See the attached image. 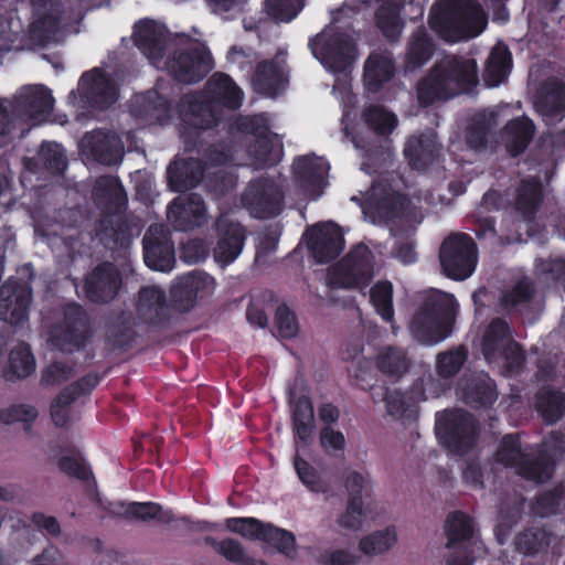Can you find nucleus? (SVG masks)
I'll list each match as a JSON object with an SVG mask.
<instances>
[{
    "label": "nucleus",
    "instance_id": "1",
    "mask_svg": "<svg viewBox=\"0 0 565 565\" xmlns=\"http://www.w3.org/2000/svg\"><path fill=\"white\" fill-rule=\"evenodd\" d=\"M166 28L154 21L145 20L135 25V44L157 67L167 68L179 82L193 83L202 78L213 67V61L205 45L191 42L189 51L181 52L171 60H163Z\"/></svg>",
    "mask_w": 565,
    "mask_h": 565
},
{
    "label": "nucleus",
    "instance_id": "2",
    "mask_svg": "<svg viewBox=\"0 0 565 565\" xmlns=\"http://www.w3.org/2000/svg\"><path fill=\"white\" fill-rule=\"evenodd\" d=\"M243 92L226 74H214L202 94L185 95L179 115L182 121V136L190 134L188 128L209 129L218 124L223 108L236 109L242 105Z\"/></svg>",
    "mask_w": 565,
    "mask_h": 565
},
{
    "label": "nucleus",
    "instance_id": "3",
    "mask_svg": "<svg viewBox=\"0 0 565 565\" xmlns=\"http://www.w3.org/2000/svg\"><path fill=\"white\" fill-rule=\"evenodd\" d=\"M478 84V66L475 60L463 56H445L418 84V99L428 105L469 93Z\"/></svg>",
    "mask_w": 565,
    "mask_h": 565
},
{
    "label": "nucleus",
    "instance_id": "4",
    "mask_svg": "<svg viewBox=\"0 0 565 565\" xmlns=\"http://www.w3.org/2000/svg\"><path fill=\"white\" fill-rule=\"evenodd\" d=\"M54 107L52 92L44 85H25L13 104L0 99V147L4 146L18 124L38 126L49 121Z\"/></svg>",
    "mask_w": 565,
    "mask_h": 565
},
{
    "label": "nucleus",
    "instance_id": "5",
    "mask_svg": "<svg viewBox=\"0 0 565 565\" xmlns=\"http://www.w3.org/2000/svg\"><path fill=\"white\" fill-rule=\"evenodd\" d=\"M429 25L445 41L457 42L479 35L487 17L475 0H439L431 8Z\"/></svg>",
    "mask_w": 565,
    "mask_h": 565
},
{
    "label": "nucleus",
    "instance_id": "6",
    "mask_svg": "<svg viewBox=\"0 0 565 565\" xmlns=\"http://www.w3.org/2000/svg\"><path fill=\"white\" fill-rule=\"evenodd\" d=\"M457 309L458 303L452 295L434 290L413 318L409 326L413 337L426 345L441 342L450 334Z\"/></svg>",
    "mask_w": 565,
    "mask_h": 565
},
{
    "label": "nucleus",
    "instance_id": "7",
    "mask_svg": "<svg viewBox=\"0 0 565 565\" xmlns=\"http://www.w3.org/2000/svg\"><path fill=\"white\" fill-rule=\"evenodd\" d=\"M351 200L360 205L365 220L373 224L388 223L395 218L409 222L415 217V205L386 184H373L365 194L353 195Z\"/></svg>",
    "mask_w": 565,
    "mask_h": 565
},
{
    "label": "nucleus",
    "instance_id": "8",
    "mask_svg": "<svg viewBox=\"0 0 565 565\" xmlns=\"http://www.w3.org/2000/svg\"><path fill=\"white\" fill-rule=\"evenodd\" d=\"M562 451V446H559L553 454H547L545 447L534 458L531 454L522 452L519 438L511 435L503 438L497 454V461L513 468L516 473L527 480L544 482L551 478L555 459Z\"/></svg>",
    "mask_w": 565,
    "mask_h": 565
},
{
    "label": "nucleus",
    "instance_id": "9",
    "mask_svg": "<svg viewBox=\"0 0 565 565\" xmlns=\"http://www.w3.org/2000/svg\"><path fill=\"white\" fill-rule=\"evenodd\" d=\"M312 55L332 73H347L354 57L352 40L339 33L334 26L326 28L309 43Z\"/></svg>",
    "mask_w": 565,
    "mask_h": 565
},
{
    "label": "nucleus",
    "instance_id": "10",
    "mask_svg": "<svg viewBox=\"0 0 565 565\" xmlns=\"http://www.w3.org/2000/svg\"><path fill=\"white\" fill-rule=\"evenodd\" d=\"M482 352L489 362L502 360L507 374L516 372L524 360L519 344L510 339L509 328L501 319L493 320L484 332Z\"/></svg>",
    "mask_w": 565,
    "mask_h": 565
},
{
    "label": "nucleus",
    "instance_id": "11",
    "mask_svg": "<svg viewBox=\"0 0 565 565\" xmlns=\"http://www.w3.org/2000/svg\"><path fill=\"white\" fill-rule=\"evenodd\" d=\"M243 206L256 218H269L282 210V181L278 178H259L252 181L242 196Z\"/></svg>",
    "mask_w": 565,
    "mask_h": 565
},
{
    "label": "nucleus",
    "instance_id": "12",
    "mask_svg": "<svg viewBox=\"0 0 565 565\" xmlns=\"http://www.w3.org/2000/svg\"><path fill=\"white\" fill-rule=\"evenodd\" d=\"M440 264L447 277L463 280L472 275L477 264V250L467 234H454L445 239L440 249Z\"/></svg>",
    "mask_w": 565,
    "mask_h": 565
},
{
    "label": "nucleus",
    "instance_id": "13",
    "mask_svg": "<svg viewBox=\"0 0 565 565\" xmlns=\"http://www.w3.org/2000/svg\"><path fill=\"white\" fill-rule=\"evenodd\" d=\"M375 257L370 248L358 245L337 267L330 271V284L339 287L363 288L374 275Z\"/></svg>",
    "mask_w": 565,
    "mask_h": 565
},
{
    "label": "nucleus",
    "instance_id": "14",
    "mask_svg": "<svg viewBox=\"0 0 565 565\" xmlns=\"http://www.w3.org/2000/svg\"><path fill=\"white\" fill-rule=\"evenodd\" d=\"M117 97L118 89L114 79L99 70H93L81 77L77 90H73L68 96V103L73 106L102 109L114 104Z\"/></svg>",
    "mask_w": 565,
    "mask_h": 565
},
{
    "label": "nucleus",
    "instance_id": "15",
    "mask_svg": "<svg viewBox=\"0 0 565 565\" xmlns=\"http://www.w3.org/2000/svg\"><path fill=\"white\" fill-rule=\"evenodd\" d=\"M245 128L248 134V153L256 167L271 166L280 160L282 143L277 135L270 132L267 119L255 116L246 119Z\"/></svg>",
    "mask_w": 565,
    "mask_h": 565
},
{
    "label": "nucleus",
    "instance_id": "16",
    "mask_svg": "<svg viewBox=\"0 0 565 565\" xmlns=\"http://www.w3.org/2000/svg\"><path fill=\"white\" fill-rule=\"evenodd\" d=\"M435 429L437 437L457 452L470 447L476 436L472 417L461 411H447L438 415Z\"/></svg>",
    "mask_w": 565,
    "mask_h": 565
},
{
    "label": "nucleus",
    "instance_id": "17",
    "mask_svg": "<svg viewBox=\"0 0 565 565\" xmlns=\"http://www.w3.org/2000/svg\"><path fill=\"white\" fill-rule=\"evenodd\" d=\"M60 30V8L53 0H34L32 21L21 38L25 44H44L56 40Z\"/></svg>",
    "mask_w": 565,
    "mask_h": 565
},
{
    "label": "nucleus",
    "instance_id": "18",
    "mask_svg": "<svg viewBox=\"0 0 565 565\" xmlns=\"http://www.w3.org/2000/svg\"><path fill=\"white\" fill-rule=\"evenodd\" d=\"M211 168L212 167H205L203 169L201 163L194 160L177 159L168 168L169 185L173 191L179 192L192 188L201 180L202 171L206 172L210 183L209 186L214 190L218 188L223 190L233 185L232 180H228L226 184L224 183L222 171L211 172Z\"/></svg>",
    "mask_w": 565,
    "mask_h": 565
},
{
    "label": "nucleus",
    "instance_id": "19",
    "mask_svg": "<svg viewBox=\"0 0 565 565\" xmlns=\"http://www.w3.org/2000/svg\"><path fill=\"white\" fill-rule=\"evenodd\" d=\"M217 242L213 257L221 266L233 263L242 253L245 230L231 215L222 214L216 222Z\"/></svg>",
    "mask_w": 565,
    "mask_h": 565
},
{
    "label": "nucleus",
    "instance_id": "20",
    "mask_svg": "<svg viewBox=\"0 0 565 565\" xmlns=\"http://www.w3.org/2000/svg\"><path fill=\"white\" fill-rule=\"evenodd\" d=\"M330 166L321 157L303 156L294 162V181L310 200H317L326 186Z\"/></svg>",
    "mask_w": 565,
    "mask_h": 565
},
{
    "label": "nucleus",
    "instance_id": "21",
    "mask_svg": "<svg viewBox=\"0 0 565 565\" xmlns=\"http://www.w3.org/2000/svg\"><path fill=\"white\" fill-rule=\"evenodd\" d=\"M145 263L158 271H170L174 266V248L162 225H152L143 237Z\"/></svg>",
    "mask_w": 565,
    "mask_h": 565
},
{
    "label": "nucleus",
    "instance_id": "22",
    "mask_svg": "<svg viewBox=\"0 0 565 565\" xmlns=\"http://www.w3.org/2000/svg\"><path fill=\"white\" fill-rule=\"evenodd\" d=\"M308 246L319 263L335 258L344 246L343 234L340 227L327 222L311 227L306 233Z\"/></svg>",
    "mask_w": 565,
    "mask_h": 565
},
{
    "label": "nucleus",
    "instance_id": "23",
    "mask_svg": "<svg viewBox=\"0 0 565 565\" xmlns=\"http://www.w3.org/2000/svg\"><path fill=\"white\" fill-rule=\"evenodd\" d=\"M402 3L404 15L417 18L423 15V4L414 0H409L406 4L405 0H382L376 11V22L386 38L395 39L401 34L403 21L401 18L399 4Z\"/></svg>",
    "mask_w": 565,
    "mask_h": 565
},
{
    "label": "nucleus",
    "instance_id": "24",
    "mask_svg": "<svg viewBox=\"0 0 565 565\" xmlns=\"http://www.w3.org/2000/svg\"><path fill=\"white\" fill-rule=\"evenodd\" d=\"M83 153L104 164H116L122 158V146L114 134L95 131L86 134L81 141Z\"/></svg>",
    "mask_w": 565,
    "mask_h": 565
},
{
    "label": "nucleus",
    "instance_id": "25",
    "mask_svg": "<svg viewBox=\"0 0 565 565\" xmlns=\"http://www.w3.org/2000/svg\"><path fill=\"white\" fill-rule=\"evenodd\" d=\"M31 289L26 285L7 282L0 289V319L18 324L26 318Z\"/></svg>",
    "mask_w": 565,
    "mask_h": 565
},
{
    "label": "nucleus",
    "instance_id": "26",
    "mask_svg": "<svg viewBox=\"0 0 565 565\" xmlns=\"http://www.w3.org/2000/svg\"><path fill=\"white\" fill-rule=\"evenodd\" d=\"M168 218L179 231L200 226L206 221V210L198 195H182L169 206Z\"/></svg>",
    "mask_w": 565,
    "mask_h": 565
},
{
    "label": "nucleus",
    "instance_id": "27",
    "mask_svg": "<svg viewBox=\"0 0 565 565\" xmlns=\"http://www.w3.org/2000/svg\"><path fill=\"white\" fill-rule=\"evenodd\" d=\"M282 55V53H279L275 61L258 65L252 79L257 93L275 97L286 87L288 78Z\"/></svg>",
    "mask_w": 565,
    "mask_h": 565
},
{
    "label": "nucleus",
    "instance_id": "28",
    "mask_svg": "<svg viewBox=\"0 0 565 565\" xmlns=\"http://www.w3.org/2000/svg\"><path fill=\"white\" fill-rule=\"evenodd\" d=\"M535 109L546 125H554L565 117V86L552 79L537 96Z\"/></svg>",
    "mask_w": 565,
    "mask_h": 565
},
{
    "label": "nucleus",
    "instance_id": "29",
    "mask_svg": "<svg viewBox=\"0 0 565 565\" xmlns=\"http://www.w3.org/2000/svg\"><path fill=\"white\" fill-rule=\"evenodd\" d=\"M290 403L295 431V447L298 445L308 446L312 441L316 428L312 403L310 398L305 395L299 398L291 395Z\"/></svg>",
    "mask_w": 565,
    "mask_h": 565
},
{
    "label": "nucleus",
    "instance_id": "30",
    "mask_svg": "<svg viewBox=\"0 0 565 565\" xmlns=\"http://www.w3.org/2000/svg\"><path fill=\"white\" fill-rule=\"evenodd\" d=\"M119 275L110 264L94 270L85 281V291L93 301H108L119 287Z\"/></svg>",
    "mask_w": 565,
    "mask_h": 565
},
{
    "label": "nucleus",
    "instance_id": "31",
    "mask_svg": "<svg viewBox=\"0 0 565 565\" xmlns=\"http://www.w3.org/2000/svg\"><path fill=\"white\" fill-rule=\"evenodd\" d=\"M438 146L433 131L420 137H412L405 147V156L415 169H424L437 154Z\"/></svg>",
    "mask_w": 565,
    "mask_h": 565
},
{
    "label": "nucleus",
    "instance_id": "32",
    "mask_svg": "<svg viewBox=\"0 0 565 565\" xmlns=\"http://www.w3.org/2000/svg\"><path fill=\"white\" fill-rule=\"evenodd\" d=\"M534 135V125L527 117L511 120L502 132V141L511 156L521 153Z\"/></svg>",
    "mask_w": 565,
    "mask_h": 565
},
{
    "label": "nucleus",
    "instance_id": "33",
    "mask_svg": "<svg viewBox=\"0 0 565 565\" xmlns=\"http://www.w3.org/2000/svg\"><path fill=\"white\" fill-rule=\"evenodd\" d=\"M511 70V55L508 47L497 44L488 58L483 81L488 87H497L503 83Z\"/></svg>",
    "mask_w": 565,
    "mask_h": 565
},
{
    "label": "nucleus",
    "instance_id": "34",
    "mask_svg": "<svg viewBox=\"0 0 565 565\" xmlns=\"http://www.w3.org/2000/svg\"><path fill=\"white\" fill-rule=\"evenodd\" d=\"M131 111L135 116L146 117L150 121L154 120L160 124L168 122L169 118L168 103L157 90L136 96Z\"/></svg>",
    "mask_w": 565,
    "mask_h": 565
},
{
    "label": "nucleus",
    "instance_id": "35",
    "mask_svg": "<svg viewBox=\"0 0 565 565\" xmlns=\"http://www.w3.org/2000/svg\"><path fill=\"white\" fill-rule=\"evenodd\" d=\"M375 508L376 503L374 500L363 501L361 498L355 497L348 499L347 509L339 518L338 523L344 529L358 531L374 518Z\"/></svg>",
    "mask_w": 565,
    "mask_h": 565
},
{
    "label": "nucleus",
    "instance_id": "36",
    "mask_svg": "<svg viewBox=\"0 0 565 565\" xmlns=\"http://www.w3.org/2000/svg\"><path fill=\"white\" fill-rule=\"evenodd\" d=\"M394 66L388 54H372L364 71V81L369 90L376 92L380 86L392 78Z\"/></svg>",
    "mask_w": 565,
    "mask_h": 565
},
{
    "label": "nucleus",
    "instance_id": "37",
    "mask_svg": "<svg viewBox=\"0 0 565 565\" xmlns=\"http://www.w3.org/2000/svg\"><path fill=\"white\" fill-rule=\"evenodd\" d=\"M305 446H297L296 455L294 458V468L299 480L302 484L310 491L316 493H326L329 490L328 482L323 479L321 473L317 468H315L310 462L302 459L300 456L301 449Z\"/></svg>",
    "mask_w": 565,
    "mask_h": 565
},
{
    "label": "nucleus",
    "instance_id": "38",
    "mask_svg": "<svg viewBox=\"0 0 565 565\" xmlns=\"http://www.w3.org/2000/svg\"><path fill=\"white\" fill-rule=\"evenodd\" d=\"M397 542V532L394 526L374 531L364 536L359 544L360 551L365 555L375 556L391 550Z\"/></svg>",
    "mask_w": 565,
    "mask_h": 565
},
{
    "label": "nucleus",
    "instance_id": "39",
    "mask_svg": "<svg viewBox=\"0 0 565 565\" xmlns=\"http://www.w3.org/2000/svg\"><path fill=\"white\" fill-rule=\"evenodd\" d=\"M166 302L163 291L157 286H147L139 292L138 311L146 320L157 319Z\"/></svg>",
    "mask_w": 565,
    "mask_h": 565
},
{
    "label": "nucleus",
    "instance_id": "40",
    "mask_svg": "<svg viewBox=\"0 0 565 565\" xmlns=\"http://www.w3.org/2000/svg\"><path fill=\"white\" fill-rule=\"evenodd\" d=\"M458 394L467 403H478L482 406L491 404L497 397L494 384L487 375L479 376L477 381Z\"/></svg>",
    "mask_w": 565,
    "mask_h": 565
},
{
    "label": "nucleus",
    "instance_id": "41",
    "mask_svg": "<svg viewBox=\"0 0 565 565\" xmlns=\"http://www.w3.org/2000/svg\"><path fill=\"white\" fill-rule=\"evenodd\" d=\"M369 127L379 135L391 134L398 124L396 115L383 106L369 107L364 113Z\"/></svg>",
    "mask_w": 565,
    "mask_h": 565
},
{
    "label": "nucleus",
    "instance_id": "42",
    "mask_svg": "<svg viewBox=\"0 0 565 565\" xmlns=\"http://www.w3.org/2000/svg\"><path fill=\"white\" fill-rule=\"evenodd\" d=\"M425 397H413L397 391H388L384 397L387 412L396 418H413L416 414L415 405Z\"/></svg>",
    "mask_w": 565,
    "mask_h": 565
},
{
    "label": "nucleus",
    "instance_id": "43",
    "mask_svg": "<svg viewBox=\"0 0 565 565\" xmlns=\"http://www.w3.org/2000/svg\"><path fill=\"white\" fill-rule=\"evenodd\" d=\"M268 525L254 518H230L225 521L228 531L250 540L264 541Z\"/></svg>",
    "mask_w": 565,
    "mask_h": 565
},
{
    "label": "nucleus",
    "instance_id": "44",
    "mask_svg": "<svg viewBox=\"0 0 565 565\" xmlns=\"http://www.w3.org/2000/svg\"><path fill=\"white\" fill-rule=\"evenodd\" d=\"M392 299L393 285L390 281H380L372 287V303L376 312L388 322H392L394 317Z\"/></svg>",
    "mask_w": 565,
    "mask_h": 565
},
{
    "label": "nucleus",
    "instance_id": "45",
    "mask_svg": "<svg viewBox=\"0 0 565 565\" xmlns=\"http://www.w3.org/2000/svg\"><path fill=\"white\" fill-rule=\"evenodd\" d=\"M206 542L210 543L216 552L233 563L241 565H265L263 562L255 561L247 556L237 541L227 539L217 542L214 539H206Z\"/></svg>",
    "mask_w": 565,
    "mask_h": 565
},
{
    "label": "nucleus",
    "instance_id": "46",
    "mask_svg": "<svg viewBox=\"0 0 565 565\" xmlns=\"http://www.w3.org/2000/svg\"><path fill=\"white\" fill-rule=\"evenodd\" d=\"M537 409L548 423L556 422L565 409V397L559 392H545L537 397Z\"/></svg>",
    "mask_w": 565,
    "mask_h": 565
},
{
    "label": "nucleus",
    "instance_id": "47",
    "mask_svg": "<svg viewBox=\"0 0 565 565\" xmlns=\"http://www.w3.org/2000/svg\"><path fill=\"white\" fill-rule=\"evenodd\" d=\"M433 45L424 31H418L412 39L407 53V67L416 68L428 61Z\"/></svg>",
    "mask_w": 565,
    "mask_h": 565
},
{
    "label": "nucleus",
    "instance_id": "48",
    "mask_svg": "<svg viewBox=\"0 0 565 565\" xmlns=\"http://www.w3.org/2000/svg\"><path fill=\"white\" fill-rule=\"evenodd\" d=\"M125 512L127 516L142 521L158 519L161 522H170L172 520L170 511H162L159 504L152 502H130L126 505Z\"/></svg>",
    "mask_w": 565,
    "mask_h": 565
},
{
    "label": "nucleus",
    "instance_id": "49",
    "mask_svg": "<svg viewBox=\"0 0 565 565\" xmlns=\"http://www.w3.org/2000/svg\"><path fill=\"white\" fill-rule=\"evenodd\" d=\"M39 161L52 173H61L66 167L62 147L55 142H44L39 152Z\"/></svg>",
    "mask_w": 565,
    "mask_h": 565
},
{
    "label": "nucleus",
    "instance_id": "50",
    "mask_svg": "<svg viewBox=\"0 0 565 565\" xmlns=\"http://www.w3.org/2000/svg\"><path fill=\"white\" fill-rule=\"evenodd\" d=\"M34 359L25 344H21L11 351L9 371L12 375L25 377L34 371Z\"/></svg>",
    "mask_w": 565,
    "mask_h": 565
},
{
    "label": "nucleus",
    "instance_id": "51",
    "mask_svg": "<svg viewBox=\"0 0 565 565\" xmlns=\"http://www.w3.org/2000/svg\"><path fill=\"white\" fill-rule=\"evenodd\" d=\"M303 8V0H266L268 14L281 22H289Z\"/></svg>",
    "mask_w": 565,
    "mask_h": 565
},
{
    "label": "nucleus",
    "instance_id": "52",
    "mask_svg": "<svg viewBox=\"0 0 565 565\" xmlns=\"http://www.w3.org/2000/svg\"><path fill=\"white\" fill-rule=\"evenodd\" d=\"M376 364L383 373L390 375L399 374L407 366L404 353L393 348H386L381 351L377 355Z\"/></svg>",
    "mask_w": 565,
    "mask_h": 565
},
{
    "label": "nucleus",
    "instance_id": "53",
    "mask_svg": "<svg viewBox=\"0 0 565 565\" xmlns=\"http://www.w3.org/2000/svg\"><path fill=\"white\" fill-rule=\"evenodd\" d=\"M344 486L349 494V499L361 498L363 501L374 500L372 498V482L367 476H363L356 471H349L344 479Z\"/></svg>",
    "mask_w": 565,
    "mask_h": 565
},
{
    "label": "nucleus",
    "instance_id": "54",
    "mask_svg": "<svg viewBox=\"0 0 565 565\" xmlns=\"http://www.w3.org/2000/svg\"><path fill=\"white\" fill-rule=\"evenodd\" d=\"M186 281V275L178 277L170 290L172 303L181 311L190 310L198 302L191 288L185 287Z\"/></svg>",
    "mask_w": 565,
    "mask_h": 565
},
{
    "label": "nucleus",
    "instance_id": "55",
    "mask_svg": "<svg viewBox=\"0 0 565 565\" xmlns=\"http://www.w3.org/2000/svg\"><path fill=\"white\" fill-rule=\"evenodd\" d=\"M185 287L191 288L196 300H203L211 297L215 290V279L206 273H190L186 275Z\"/></svg>",
    "mask_w": 565,
    "mask_h": 565
},
{
    "label": "nucleus",
    "instance_id": "56",
    "mask_svg": "<svg viewBox=\"0 0 565 565\" xmlns=\"http://www.w3.org/2000/svg\"><path fill=\"white\" fill-rule=\"evenodd\" d=\"M264 542L273 544L280 553L287 556H292L295 553L296 542L294 535L271 524L268 525Z\"/></svg>",
    "mask_w": 565,
    "mask_h": 565
},
{
    "label": "nucleus",
    "instance_id": "57",
    "mask_svg": "<svg viewBox=\"0 0 565 565\" xmlns=\"http://www.w3.org/2000/svg\"><path fill=\"white\" fill-rule=\"evenodd\" d=\"M541 199V184L535 179H531L521 185L516 204L521 210L531 211L540 203Z\"/></svg>",
    "mask_w": 565,
    "mask_h": 565
},
{
    "label": "nucleus",
    "instance_id": "58",
    "mask_svg": "<svg viewBox=\"0 0 565 565\" xmlns=\"http://www.w3.org/2000/svg\"><path fill=\"white\" fill-rule=\"evenodd\" d=\"M447 533L450 542L468 539L472 533L471 520L463 513H454L448 518Z\"/></svg>",
    "mask_w": 565,
    "mask_h": 565
},
{
    "label": "nucleus",
    "instance_id": "59",
    "mask_svg": "<svg viewBox=\"0 0 565 565\" xmlns=\"http://www.w3.org/2000/svg\"><path fill=\"white\" fill-rule=\"evenodd\" d=\"M465 360L466 352L462 350L440 354L437 360L438 373L444 377L451 376L461 367Z\"/></svg>",
    "mask_w": 565,
    "mask_h": 565
},
{
    "label": "nucleus",
    "instance_id": "60",
    "mask_svg": "<svg viewBox=\"0 0 565 565\" xmlns=\"http://www.w3.org/2000/svg\"><path fill=\"white\" fill-rule=\"evenodd\" d=\"M276 327L282 338H294L298 333L296 317L286 306L277 308Z\"/></svg>",
    "mask_w": 565,
    "mask_h": 565
},
{
    "label": "nucleus",
    "instance_id": "61",
    "mask_svg": "<svg viewBox=\"0 0 565 565\" xmlns=\"http://www.w3.org/2000/svg\"><path fill=\"white\" fill-rule=\"evenodd\" d=\"M38 416L34 407L28 405H15L0 412V422L11 424L14 422H32Z\"/></svg>",
    "mask_w": 565,
    "mask_h": 565
},
{
    "label": "nucleus",
    "instance_id": "62",
    "mask_svg": "<svg viewBox=\"0 0 565 565\" xmlns=\"http://www.w3.org/2000/svg\"><path fill=\"white\" fill-rule=\"evenodd\" d=\"M21 23L19 20H0V51H9L20 36Z\"/></svg>",
    "mask_w": 565,
    "mask_h": 565
},
{
    "label": "nucleus",
    "instance_id": "63",
    "mask_svg": "<svg viewBox=\"0 0 565 565\" xmlns=\"http://www.w3.org/2000/svg\"><path fill=\"white\" fill-rule=\"evenodd\" d=\"M320 444L328 454L337 455L343 451L345 439L341 431H337L327 426L321 429Z\"/></svg>",
    "mask_w": 565,
    "mask_h": 565
},
{
    "label": "nucleus",
    "instance_id": "64",
    "mask_svg": "<svg viewBox=\"0 0 565 565\" xmlns=\"http://www.w3.org/2000/svg\"><path fill=\"white\" fill-rule=\"evenodd\" d=\"M94 193L98 199L119 200L122 190L119 181L115 177H103L97 180Z\"/></svg>",
    "mask_w": 565,
    "mask_h": 565
}]
</instances>
